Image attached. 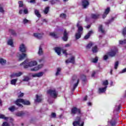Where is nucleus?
Masks as SVG:
<instances>
[{"label": "nucleus", "mask_w": 126, "mask_h": 126, "mask_svg": "<svg viewBox=\"0 0 126 126\" xmlns=\"http://www.w3.org/2000/svg\"><path fill=\"white\" fill-rule=\"evenodd\" d=\"M76 27H77V28H79V27H81V26H80V22L78 21V23L76 24Z\"/></svg>", "instance_id": "052dcab7"}, {"label": "nucleus", "mask_w": 126, "mask_h": 126, "mask_svg": "<svg viewBox=\"0 0 126 126\" xmlns=\"http://www.w3.org/2000/svg\"><path fill=\"white\" fill-rule=\"evenodd\" d=\"M54 50L55 51V52L57 54V55H58V56H60V55H61L62 52V48L56 47L54 48Z\"/></svg>", "instance_id": "4468645a"}, {"label": "nucleus", "mask_w": 126, "mask_h": 126, "mask_svg": "<svg viewBox=\"0 0 126 126\" xmlns=\"http://www.w3.org/2000/svg\"><path fill=\"white\" fill-rule=\"evenodd\" d=\"M60 18H63V19H65L66 18V14L63 13H61L60 15Z\"/></svg>", "instance_id": "473e14b6"}, {"label": "nucleus", "mask_w": 126, "mask_h": 126, "mask_svg": "<svg viewBox=\"0 0 126 126\" xmlns=\"http://www.w3.org/2000/svg\"><path fill=\"white\" fill-rule=\"evenodd\" d=\"M50 2H51V4H52V5L54 4H56V0H50Z\"/></svg>", "instance_id": "bf43d9fd"}, {"label": "nucleus", "mask_w": 126, "mask_h": 126, "mask_svg": "<svg viewBox=\"0 0 126 126\" xmlns=\"http://www.w3.org/2000/svg\"><path fill=\"white\" fill-rule=\"evenodd\" d=\"M82 31H83V27H82V26L78 28V32L81 33Z\"/></svg>", "instance_id": "37998d69"}, {"label": "nucleus", "mask_w": 126, "mask_h": 126, "mask_svg": "<svg viewBox=\"0 0 126 126\" xmlns=\"http://www.w3.org/2000/svg\"><path fill=\"white\" fill-rule=\"evenodd\" d=\"M120 45H125L126 44V39H124V40H119Z\"/></svg>", "instance_id": "e433bc0d"}, {"label": "nucleus", "mask_w": 126, "mask_h": 126, "mask_svg": "<svg viewBox=\"0 0 126 126\" xmlns=\"http://www.w3.org/2000/svg\"><path fill=\"white\" fill-rule=\"evenodd\" d=\"M81 35H82V32H78L75 33V37L76 40H78L81 38Z\"/></svg>", "instance_id": "aec40b11"}, {"label": "nucleus", "mask_w": 126, "mask_h": 126, "mask_svg": "<svg viewBox=\"0 0 126 126\" xmlns=\"http://www.w3.org/2000/svg\"><path fill=\"white\" fill-rule=\"evenodd\" d=\"M16 82H17V79H13L11 80V84L12 85H16Z\"/></svg>", "instance_id": "bb28decb"}, {"label": "nucleus", "mask_w": 126, "mask_h": 126, "mask_svg": "<svg viewBox=\"0 0 126 126\" xmlns=\"http://www.w3.org/2000/svg\"><path fill=\"white\" fill-rule=\"evenodd\" d=\"M63 53L64 55H65V56H67L68 55L66 52V50H63Z\"/></svg>", "instance_id": "680f3d73"}, {"label": "nucleus", "mask_w": 126, "mask_h": 126, "mask_svg": "<svg viewBox=\"0 0 126 126\" xmlns=\"http://www.w3.org/2000/svg\"><path fill=\"white\" fill-rule=\"evenodd\" d=\"M103 60H104V61L108 60V55H104L103 57Z\"/></svg>", "instance_id": "e2e57ef3"}, {"label": "nucleus", "mask_w": 126, "mask_h": 126, "mask_svg": "<svg viewBox=\"0 0 126 126\" xmlns=\"http://www.w3.org/2000/svg\"><path fill=\"white\" fill-rule=\"evenodd\" d=\"M93 46V43H90L87 45V49H91V47Z\"/></svg>", "instance_id": "09e8293b"}, {"label": "nucleus", "mask_w": 126, "mask_h": 126, "mask_svg": "<svg viewBox=\"0 0 126 126\" xmlns=\"http://www.w3.org/2000/svg\"><path fill=\"white\" fill-rule=\"evenodd\" d=\"M110 7H107L105 10V11L104 12V14L102 15V18L104 19L106 18V17H107V15H108V14H109L110 11Z\"/></svg>", "instance_id": "f8f14e48"}, {"label": "nucleus", "mask_w": 126, "mask_h": 126, "mask_svg": "<svg viewBox=\"0 0 126 126\" xmlns=\"http://www.w3.org/2000/svg\"><path fill=\"white\" fill-rule=\"evenodd\" d=\"M35 97L36 99L34 100L35 103H41V102H42L43 100V98H42V94L40 95L36 94Z\"/></svg>", "instance_id": "1a4fd4ad"}, {"label": "nucleus", "mask_w": 126, "mask_h": 126, "mask_svg": "<svg viewBox=\"0 0 126 126\" xmlns=\"http://www.w3.org/2000/svg\"><path fill=\"white\" fill-rule=\"evenodd\" d=\"M20 103H22L23 105H26L27 106H30L31 105V102H30V101L28 100L27 99H24L23 98H18L15 101V104L18 107H19L20 108H23V105Z\"/></svg>", "instance_id": "f03ea898"}, {"label": "nucleus", "mask_w": 126, "mask_h": 126, "mask_svg": "<svg viewBox=\"0 0 126 126\" xmlns=\"http://www.w3.org/2000/svg\"><path fill=\"white\" fill-rule=\"evenodd\" d=\"M35 65H37V62L33 61L24 64V68H28L29 66H35Z\"/></svg>", "instance_id": "423d86ee"}, {"label": "nucleus", "mask_w": 126, "mask_h": 126, "mask_svg": "<svg viewBox=\"0 0 126 126\" xmlns=\"http://www.w3.org/2000/svg\"><path fill=\"white\" fill-rule=\"evenodd\" d=\"M18 98H22L23 96H24V93H21V92H20V93L17 94Z\"/></svg>", "instance_id": "2f4dec72"}, {"label": "nucleus", "mask_w": 126, "mask_h": 126, "mask_svg": "<svg viewBox=\"0 0 126 126\" xmlns=\"http://www.w3.org/2000/svg\"><path fill=\"white\" fill-rule=\"evenodd\" d=\"M62 39L64 42H66L68 40V32L66 30H64Z\"/></svg>", "instance_id": "6e6552de"}, {"label": "nucleus", "mask_w": 126, "mask_h": 126, "mask_svg": "<svg viewBox=\"0 0 126 126\" xmlns=\"http://www.w3.org/2000/svg\"><path fill=\"white\" fill-rule=\"evenodd\" d=\"M0 119H2L3 120H8V117H5V116L2 114L0 115Z\"/></svg>", "instance_id": "79ce46f5"}, {"label": "nucleus", "mask_w": 126, "mask_h": 126, "mask_svg": "<svg viewBox=\"0 0 126 126\" xmlns=\"http://www.w3.org/2000/svg\"><path fill=\"white\" fill-rule=\"evenodd\" d=\"M19 49L20 52L22 53V54H19V62H20L21 61H22V60H24L25 58H27V54L25 53H26V47L25 46V45L24 44H21Z\"/></svg>", "instance_id": "f257e3e1"}, {"label": "nucleus", "mask_w": 126, "mask_h": 126, "mask_svg": "<svg viewBox=\"0 0 126 126\" xmlns=\"http://www.w3.org/2000/svg\"><path fill=\"white\" fill-rule=\"evenodd\" d=\"M107 86H105L104 88H99L98 89V93H104V92H106L107 90Z\"/></svg>", "instance_id": "6ab92c4d"}, {"label": "nucleus", "mask_w": 126, "mask_h": 126, "mask_svg": "<svg viewBox=\"0 0 126 126\" xmlns=\"http://www.w3.org/2000/svg\"><path fill=\"white\" fill-rule=\"evenodd\" d=\"M51 118L56 119V118H57V114H56V113H55V112H52L51 113Z\"/></svg>", "instance_id": "49530a36"}, {"label": "nucleus", "mask_w": 126, "mask_h": 126, "mask_svg": "<svg viewBox=\"0 0 126 126\" xmlns=\"http://www.w3.org/2000/svg\"><path fill=\"white\" fill-rule=\"evenodd\" d=\"M19 7H23V1L20 0L18 1Z\"/></svg>", "instance_id": "c03bdc74"}, {"label": "nucleus", "mask_w": 126, "mask_h": 126, "mask_svg": "<svg viewBox=\"0 0 126 126\" xmlns=\"http://www.w3.org/2000/svg\"><path fill=\"white\" fill-rule=\"evenodd\" d=\"M93 34V31H90L87 34H86L85 36H84V39L85 40H87V39H89V38H90V36H91V34Z\"/></svg>", "instance_id": "a211bd4d"}, {"label": "nucleus", "mask_w": 126, "mask_h": 126, "mask_svg": "<svg viewBox=\"0 0 126 126\" xmlns=\"http://www.w3.org/2000/svg\"><path fill=\"white\" fill-rule=\"evenodd\" d=\"M121 108H122V106L120 104L118 106V108H116L117 112H119V111H120L121 110Z\"/></svg>", "instance_id": "13d9d810"}, {"label": "nucleus", "mask_w": 126, "mask_h": 126, "mask_svg": "<svg viewBox=\"0 0 126 126\" xmlns=\"http://www.w3.org/2000/svg\"><path fill=\"white\" fill-rule=\"evenodd\" d=\"M34 13H35V15L37 16V17H38L39 18H40V17H41V14H40L39 10L35 9L34 10Z\"/></svg>", "instance_id": "b1692460"}, {"label": "nucleus", "mask_w": 126, "mask_h": 126, "mask_svg": "<svg viewBox=\"0 0 126 126\" xmlns=\"http://www.w3.org/2000/svg\"><path fill=\"white\" fill-rule=\"evenodd\" d=\"M95 74H96V72L93 71L92 74V77H94L95 76Z\"/></svg>", "instance_id": "69168bd1"}, {"label": "nucleus", "mask_w": 126, "mask_h": 126, "mask_svg": "<svg viewBox=\"0 0 126 126\" xmlns=\"http://www.w3.org/2000/svg\"><path fill=\"white\" fill-rule=\"evenodd\" d=\"M118 66H119V61H117L115 63V65H114L115 69H117Z\"/></svg>", "instance_id": "a18cd8bd"}, {"label": "nucleus", "mask_w": 126, "mask_h": 126, "mask_svg": "<svg viewBox=\"0 0 126 126\" xmlns=\"http://www.w3.org/2000/svg\"><path fill=\"white\" fill-rule=\"evenodd\" d=\"M100 14H91V18L92 19H98L100 18Z\"/></svg>", "instance_id": "2eb2a0df"}, {"label": "nucleus", "mask_w": 126, "mask_h": 126, "mask_svg": "<svg viewBox=\"0 0 126 126\" xmlns=\"http://www.w3.org/2000/svg\"><path fill=\"white\" fill-rule=\"evenodd\" d=\"M47 93L50 95L51 97H53V98H57V97H58V92L56 89H49L47 90Z\"/></svg>", "instance_id": "7ed1b4c3"}, {"label": "nucleus", "mask_w": 126, "mask_h": 126, "mask_svg": "<svg viewBox=\"0 0 126 126\" xmlns=\"http://www.w3.org/2000/svg\"><path fill=\"white\" fill-rule=\"evenodd\" d=\"M28 63V61L26 60L24 61L23 63L20 64V65H23V64H25Z\"/></svg>", "instance_id": "5fc2aeb1"}, {"label": "nucleus", "mask_w": 126, "mask_h": 126, "mask_svg": "<svg viewBox=\"0 0 126 126\" xmlns=\"http://www.w3.org/2000/svg\"><path fill=\"white\" fill-rule=\"evenodd\" d=\"M102 85H103L104 86H107V85H109V81L107 80L105 81H104L102 82Z\"/></svg>", "instance_id": "4c0bfd02"}, {"label": "nucleus", "mask_w": 126, "mask_h": 126, "mask_svg": "<svg viewBox=\"0 0 126 126\" xmlns=\"http://www.w3.org/2000/svg\"><path fill=\"white\" fill-rule=\"evenodd\" d=\"M81 77L82 78H84L82 81L84 82H85V81H86V76L84 74H83L81 75Z\"/></svg>", "instance_id": "3c124183"}, {"label": "nucleus", "mask_w": 126, "mask_h": 126, "mask_svg": "<svg viewBox=\"0 0 126 126\" xmlns=\"http://www.w3.org/2000/svg\"><path fill=\"white\" fill-rule=\"evenodd\" d=\"M117 53H118V48H116L115 50H113L110 52H108L107 55L109 57H111V58H113V57H115L116 56Z\"/></svg>", "instance_id": "0eeeda50"}, {"label": "nucleus", "mask_w": 126, "mask_h": 126, "mask_svg": "<svg viewBox=\"0 0 126 126\" xmlns=\"http://www.w3.org/2000/svg\"><path fill=\"white\" fill-rule=\"evenodd\" d=\"M108 124H109L111 126H116V125H117V120L112 118L110 121H108Z\"/></svg>", "instance_id": "ddd939ff"}, {"label": "nucleus", "mask_w": 126, "mask_h": 126, "mask_svg": "<svg viewBox=\"0 0 126 126\" xmlns=\"http://www.w3.org/2000/svg\"><path fill=\"white\" fill-rule=\"evenodd\" d=\"M33 36L37 39H42L43 36H44V33H33Z\"/></svg>", "instance_id": "9b49d317"}, {"label": "nucleus", "mask_w": 126, "mask_h": 126, "mask_svg": "<svg viewBox=\"0 0 126 126\" xmlns=\"http://www.w3.org/2000/svg\"><path fill=\"white\" fill-rule=\"evenodd\" d=\"M9 32L12 34L13 36H16V32H15V31L13 30H9Z\"/></svg>", "instance_id": "f704fd0d"}, {"label": "nucleus", "mask_w": 126, "mask_h": 126, "mask_svg": "<svg viewBox=\"0 0 126 126\" xmlns=\"http://www.w3.org/2000/svg\"><path fill=\"white\" fill-rule=\"evenodd\" d=\"M23 11H24V13L25 14H28V9L27 8L24 9Z\"/></svg>", "instance_id": "4d7b16f0"}, {"label": "nucleus", "mask_w": 126, "mask_h": 126, "mask_svg": "<svg viewBox=\"0 0 126 126\" xmlns=\"http://www.w3.org/2000/svg\"><path fill=\"white\" fill-rule=\"evenodd\" d=\"M8 110L10 112H14V111H15V106L14 105H13L10 107L8 108Z\"/></svg>", "instance_id": "7c9ffc66"}, {"label": "nucleus", "mask_w": 126, "mask_h": 126, "mask_svg": "<svg viewBox=\"0 0 126 126\" xmlns=\"http://www.w3.org/2000/svg\"><path fill=\"white\" fill-rule=\"evenodd\" d=\"M81 122V116H77L75 118V121L72 123L73 126H78L80 125Z\"/></svg>", "instance_id": "39448f33"}, {"label": "nucleus", "mask_w": 126, "mask_h": 126, "mask_svg": "<svg viewBox=\"0 0 126 126\" xmlns=\"http://www.w3.org/2000/svg\"><path fill=\"white\" fill-rule=\"evenodd\" d=\"M44 75V72H40L39 73L32 74V76L33 77H41V76H43Z\"/></svg>", "instance_id": "f3484780"}, {"label": "nucleus", "mask_w": 126, "mask_h": 126, "mask_svg": "<svg viewBox=\"0 0 126 126\" xmlns=\"http://www.w3.org/2000/svg\"><path fill=\"white\" fill-rule=\"evenodd\" d=\"M71 115H76V114H78V115H82L81 110L76 107H73L71 108Z\"/></svg>", "instance_id": "20e7f679"}, {"label": "nucleus", "mask_w": 126, "mask_h": 126, "mask_svg": "<svg viewBox=\"0 0 126 126\" xmlns=\"http://www.w3.org/2000/svg\"><path fill=\"white\" fill-rule=\"evenodd\" d=\"M50 36H51V37H54V38H59V36H58V35L56 34L55 32H50Z\"/></svg>", "instance_id": "cd10ccee"}, {"label": "nucleus", "mask_w": 126, "mask_h": 126, "mask_svg": "<svg viewBox=\"0 0 126 126\" xmlns=\"http://www.w3.org/2000/svg\"><path fill=\"white\" fill-rule=\"evenodd\" d=\"M22 74V72H19L18 73H15V76L17 77H19V76H21V75Z\"/></svg>", "instance_id": "de8ad7c7"}, {"label": "nucleus", "mask_w": 126, "mask_h": 126, "mask_svg": "<svg viewBox=\"0 0 126 126\" xmlns=\"http://www.w3.org/2000/svg\"><path fill=\"white\" fill-rule=\"evenodd\" d=\"M0 12H4V10L2 7H0Z\"/></svg>", "instance_id": "774afa93"}, {"label": "nucleus", "mask_w": 126, "mask_h": 126, "mask_svg": "<svg viewBox=\"0 0 126 126\" xmlns=\"http://www.w3.org/2000/svg\"><path fill=\"white\" fill-rule=\"evenodd\" d=\"M89 1L87 0H82V5L84 8H87L89 5Z\"/></svg>", "instance_id": "9d476101"}, {"label": "nucleus", "mask_w": 126, "mask_h": 126, "mask_svg": "<svg viewBox=\"0 0 126 126\" xmlns=\"http://www.w3.org/2000/svg\"><path fill=\"white\" fill-rule=\"evenodd\" d=\"M61 70H62V68L60 67L57 68V71L55 74L56 76H58V75L60 74V72H61Z\"/></svg>", "instance_id": "c9c22d12"}, {"label": "nucleus", "mask_w": 126, "mask_h": 126, "mask_svg": "<svg viewBox=\"0 0 126 126\" xmlns=\"http://www.w3.org/2000/svg\"><path fill=\"white\" fill-rule=\"evenodd\" d=\"M32 71H37V70H39V67L38 66L34 67L31 69Z\"/></svg>", "instance_id": "8fccbe9b"}, {"label": "nucleus", "mask_w": 126, "mask_h": 126, "mask_svg": "<svg viewBox=\"0 0 126 126\" xmlns=\"http://www.w3.org/2000/svg\"><path fill=\"white\" fill-rule=\"evenodd\" d=\"M30 80V78L29 76H25L24 77V79H23V81H29Z\"/></svg>", "instance_id": "ea45409f"}, {"label": "nucleus", "mask_w": 126, "mask_h": 126, "mask_svg": "<svg viewBox=\"0 0 126 126\" xmlns=\"http://www.w3.org/2000/svg\"><path fill=\"white\" fill-rule=\"evenodd\" d=\"M92 52L93 53H97L98 52V47L96 46L94 47L92 49Z\"/></svg>", "instance_id": "72a5a7b5"}, {"label": "nucleus", "mask_w": 126, "mask_h": 126, "mask_svg": "<svg viewBox=\"0 0 126 126\" xmlns=\"http://www.w3.org/2000/svg\"><path fill=\"white\" fill-rule=\"evenodd\" d=\"M29 22V20L26 19H24L23 20L24 24H26V23H28Z\"/></svg>", "instance_id": "6e6d98bb"}, {"label": "nucleus", "mask_w": 126, "mask_h": 126, "mask_svg": "<svg viewBox=\"0 0 126 126\" xmlns=\"http://www.w3.org/2000/svg\"><path fill=\"white\" fill-rule=\"evenodd\" d=\"M79 84V79H78L77 81V83H75L73 85V88L72 89V91H74L75 89H76V87L78 86V84Z\"/></svg>", "instance_id": "4be33fe9"}, {"label": "nucleus", "mask_w": 126, "mask_h": 126, "mask_svg": "<svg viewBox=\"0 0 126 126\" xmlns=\"http://www.w3.org/2000/svg\"><path fill=\"white\" fill-rule=\"evenodd\" d=\"M15 73H13L12 74L10 75V77L11 78H13V77H15Z\"/></svg>", "instance_id": "0e129e2a"}, {"label": "nucleus", "mask_w": 126, "mask_h": 126, "mask_svg": "<svg viewBox=\"0 0 126 126\" xmlns=\"http://www.w3.org/2000/svg\"><path fill=\"white\" fill-rule=\"evenodd\" d=\"M8 45H9V46H11V47H13V40L12 39H9L8 41Z\"/></svg>", "instance_id": "c85d7f7f"}, {"label": "nucleus", "mask_w": 126, "mask_h": 126, "mask_svg": "<svg viewBox=\"0 0 126 126\" xmlns=\"http://www.w3.org/2000/svg\"><path fill=\"white\" fill-rule=\"evenodd\" d=\"M115 19V17H112L111 18V19L108 20L107 22L105 23L106 25H109V24H110V23L113 22V21H114Z\"/></svg>", "instance_id": "c756f323"}, {"label": "nucleus", "mask_w": 126, "mask_h": 126, "mask_svg": "<svg viewBox=\"0 0 126 126\" xmlns=\"http://www.w3.org/2000/svg\"><path fill=\"white\" fill-rule=\"evenodd\" d=\"M98 57H96L95 58L93 59L92 63H98Z\"/></svg>", "instance_id": "a19ab883"}, {"label": "nucleus", "mask_w": 126, "mask_h": 126, "mask_svg": "<svg viewBox=\"0 0 126 126\" xmlns=\"http://www.w3.org/2000/svg\"><path fill=\"white\" fill-rule=\"evenodd\" d=\"M98 31L99 32H101V33H105V30L103 29V26L102 25H100L98 27Z\"/></svg>", "instance_id": "412c9836"}, {"label": "nucleus", "mask_w": 126, "mask_h": 126, "mask_svg": "<svg viewBox=\"0 0 126 126\" xmlns=\"http://www.w3.org/2000/svg\"><path fill=\"white\" fill-rule=\"evenodd\" d=\"M49 10H50V7L49 6L46 7L44 9V10L43 11L44 14H48Z\"/></svg>", "instance_id": "393cba45"}, {"label": "nucleus", "mask_w": 126, "mask_h": 126, "mask_svg": "<svg viewBox=\"0 0 126 126\" xmlns=\"http://www.w3.org/2000/svg\"><path fill=\"white\" fill-rule=\"evenodd\" d=\"M25 115H26V113L24 111H19L17 113H16V116H17V117H24Z\"/></svg>", "instance_id": "dca6fc26"}, {"label": "nucleus", "mask_w": 126, "mask_h": 126, "mask_svg": "<svg viewBox=\"0 0 126 126\" xmlns=\"http://www.w3.org/2000/svg\"><path fill=\"white\" fill-rule=\"evenodd\" d=\"M37 67H38V69H39L40 68H42V67H43V64H40L38 65Z\"/></svg>", "instance_id": "338daca9"}, {"label": "nucleus", "mask_w": 126, "mask_h": 126, "mask_svg": "<svg viewBox=\"0 0 126 126\" xmlns=\"http://www.w3.org/2000/svg\"><path fill=\"white\" fill-rule=\"evenodd\" d=\"M2 126H9V124L7 122H4L3 123Z\"/></svg>", "instance_id": "603ef678"}, {"label": "nucleus", "mask_w": 126, "mask_h": 126, "mask_svg": "<svg viewBox=\"0 0 126 126\" xmlns=\"http://www.w3.org/2000/svg\"><path fill=\"white\" fill-rule=\"evenodd\" d=\"M0 63L2 65H3L6 63V60L3 59V58H0Z\"/></svg>", "instance_id": "5701e85b"}, {"label": "nucleus", "mask_w": 126, "mask_h": 126, "mask_svg": "<svg viewBox=\"0 0 126 126\" xmlns=\"http://www.w3.org/2000/svg\"><path fill=\"white\" fill-rule=\"evenodd\" d=\"M38 54L39 56H42L43 55V49H42V47L41 46L39 47Z\"/></svg>", "instance_id": "a878e982"}, {"label": "nucleus", "mask_w": 126, "mask_h": 126, "mask_svg": "<svg viewBox=\"0 0 126 126\" xmlns=\"http://www.w3.org/2000/svg\"><path fill=\"white\" fill-rule=\"evenodd\" d=\"M75 59L74 57H71L70 60V63H75Z\"/></svg>", "instance_id": "58836bf2"}, {"label": "nucleus", "mask_w": 126, "mask_h": 126, "mask_svg": "<svg viewBox=\"0 0 126 126\" xmlns=\"http://www.w3.org/2000/svg\"><path fill=\"white\" fill-rule=\"evenodd\" d=\"M77 78V77L75 75H74L72 76V80L73 82V81H75V80Z\"/></svg>", "instance_id": "864d4df0"}]
</instances>
